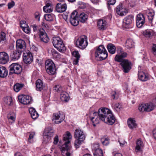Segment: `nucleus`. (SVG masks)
I'll use <instances>...</instances> for the list:
<instances>
[{"label":"nucleus","mask_w":156,"mask_h":156,"mask_svg":"<svg viewBox=\"0 0 156 156\" xmlns=\"http://www.w3.org/2000/svg\"><path fill=\"white\" fill-rule=\"evenodd\" d=\"M120 62V65L123 72L125 73H128L131 69V62L127 59H124Z\"/></svg>","instance_id":"obj_8"},{"label":"nucleus","mask_w":156,"mask_h":156,"mask_svg":"<svg viewBox=\"0 0 156 156\" xmlns=\"http://www.w3.org/2000/svg\"><path fill=\"white\" fill-rule=\"evenodd\" d=\"M116 2L115 0H108V5H113Z\"/></svg>","instance_id":"obj_56"},{"label":"nucleus","mask_w":156,"mask_h":156,"mask_svg":"<svg viewBox=\"0 0 156 156\" xmlns=\"http://www.w3.org/2000/svg\"><path fill=\"white\" fill-rule=\"evenodd\" d=\"M93 115L94 117L91 118V120L94 126L99 123L100 120L109 125H112L115 122V118L111 111L107 108H100L98 112L93 113Z\"/></svg>","instance_id":"obj_1"},{"label":"nucleus","mask_w":156,"mask_h":156,"mask_svg":"<svg viewBox=\"0 0 156 156\" xmlns=\"http://www.w3.org/2000/svg\"><path fill=\"white\" fill-rule=\"evenodd\" d=\"M38 34L41 40L42 41L45 43H47L49 41V38L45 31L43 29H40Z\"/></svg>","instance_id":"obj_13"},{"label":"nucleus","mask_w":156,"mask_h":156,"mask_svg":"<svg viewBox=\"0 0 156 156\" xmlns=\"http://www.w3.org/2000/svg\"><path fill=\"white\" fill-rule=\"evenodd\" d=\"M109 138L106 136H104L101 139V141L103 145H107L109 144Z\"/></svg>","instance_id":"obj_40"},{"label":"nucleus","mask_w":156,"mask_h":156,"mask_svg":"<svg viewBox=\"0 0 156 156\" xmlns=\"http://www.w3.org/2000/svg\"><path fill=\"white\" fill-rule=\"evenodd\" d=\"M143 141L141 139H138L136 142V146L135 147V151L136 153L142 151V149L144 146Z\"/></svg>","instance_id":"obj_25"},{"label":"nucleus","mask_w":156,"mask_h":156,"mask_svg":"<svg viewBox=\"0 0 156 156\" xmlns=\"http://www.w3.org/2000/svg\"><path fill=\"white\" fill-rule=\"evenodd\" d=\"M22 71V68L20 65L16 63H13L10 65V74H20Z\"/></svg>","instance_id":"obj_11"},{"label":"nucleus","mask_w":156,"mask_h":156,"mask_svg":"<svg viewBox=\"0 0 156 156\" xmlns=\"http://www.w3.org/2000/svg\"><path fill=\"white\" fill-rule=\"evenodd\" d=\"M138 109L140 112H146V104H143L140 105L138 108Z\"/></svg>","instance_id":"obj_47"},{"label":"nucleus","mask_w":156,"mask_h":156,"mask_svg":"<svg viewBox=\"0 0 156 156\" xmlns=\"http://www.w3.org/2000/svg\"><path fill=\"white\" fill-rule=\"evenodd\" d=\"M35 84L36 89L37 90L41 91L43 89L44 86L42 81L41 80H37L36 81Z\"/></svg>","instance_id":"obj_31"},{"label":"nucleus","mask_w":156,"mask_h":156,"mask_svg":"<svg viewBox=\"0 0 156 156\" xmlns=\"http://www.w3.org/2000/svg\"><path fill=\"white\" fill-rule=\"evenodd\" d=\"M146 112H150L153 110L154 108V105L152 103L146 104Z\"/></svg>","instance_id":"obj_43"},{"label":"nucleus","mask_w":156,"mask_h":156,"mask_svg":"<svg viewBox=\"0 0 156 156\" xmlns=\"http://www.w3.org/2000/svg\"><path fill=\"white\" fill-rule=\"evenodd\" d=\"M23 58L24 62L26 64H30L33 61V56L29 51L26 53H24L23 55Z\"/></svg>","instance_id":"obj_14"},{"label":"nucleus","mask_w":156,"mask_h":156,"mask_svg":"<svg viewBox=\"0 0 156 156\" xmlns=\"http://www.w3.org/2000/svg\"><path fill=\"white\" fill-rule=\"evenodd\" d=\"M54 130L51 127H49L45 129V134L43 135V142L47 143L49 142L51 138L54 135Z\"/></svg>","instance_id":"obj_6"},{"label":"nucleus","mask_w":156,"mask_h":156,"mask_svg":"<svg viewBox=\"0 0 156 156\" xmlns=\"http://www.w3.org/2000/svg\"><path fill=\"white\" fill-rule=\"evenodd\" d=\"M127 124L129 127L131 129L135 128L136 126V123L135 120L132 118L128 119Z\"/></svg>","instance_id":"obj_32"},{"label":"nucleus","mask_w":156,"mask_h":156,"mask_svg":"<svg viewBox=\"0 0 156 156\" xmlns=\"http://www.w3.org/2000/svg\"><path fill=\"white\" fill-rule=\"evenodd\" d=\"M14 156H22L20 155V154L19 152H17L15 154Z\"/></svg>","instance_id":"obj_64"},{"label":"nucleus","mask_w":156,"mask_h":156,"mask_svg":"<svg viewBox=\"0 0 156 156\" xmlns=\"http://www.w3.org/2000/svg\"><path fill=\"white\" fill-rule=\"evenodd\" d=\"M22 52V51H20L16 49V50H13L10 54L11 60L16 61L18 60L20 57Z\"/></svg>","instance_id":"obj_16"},{"label":"nucleus","mask_w":156,"mask_h":156,"mask_svg":"<svg viewBox=\"0 0 156 156\" xmlns=\"http://www.w3.org/2000/svg\"><path fill=\"white\" fill-rule=\"evenodd\" d=\"M138 77L139 79L142 81H146L149 79L148 75L140 70L138 71Z\"/></svg>","instance_id":"obj_23"},{"label":"nucleus","mask_w":156,"mask_h":156,"mask_svg":"<svg viewBox=\"0 0 156 156\" xmlns=\"http://www.w3.org/2000/svg\"><path fill=\"white\" fill-rule=\"evenodd\" d=\"M16 120L15 114L14 112H12V115H10V123H12L15 121Z\"/></svg>","instance_id":"obj_52"},{"label":"nucleus","mask_w":156,"mask_h":156,"mask_svg":"<svg viewBox=\"0 0 156 156\" xmlns=\"http://www.w3.org/2000/svg\"><path fill=\"white\" fill-rule=\"evenodd\" d=\"M52 42L54 47L59 51L63 52L66 50V47L63 41L59 37H53Z\"/></svg>","instance_id":"obj_4"},{"label":"nucleus","mask_w":156,"mask_h":156,"mask_svg":"<svg viewBox=\"0 0 156 156\" xmlns=\"http://www.w3.org/2000/svg\"><path fill=\"white\" fill-rule=\"evenodd\" d=\"M45 20L48 21H51L53 20V15L51 14H45L44 15Z\"/></svg>","instance_id":"obj_46"},{"label":"nucleus","mask_w":156,"mask_h":156,"mask_svg":"<svg viewBox=\"0 0 156 156\" xmlns=\"http://www.w3.org/2000/svg\"><path fill=\"white\" fill-rule=\"evenodd\" d=\"M3 100L6 106L10 105V97L9 96L4 98Z\"/></svg>","instance_id":"obj_49"},{"label":"nucleus","mask_w":156,"mask_h":156,"mask_svg":"<svg viewBox=\"0 0 156 156\" xmlns=\"http://www.w3.org/2000/svg\"><path fill=\"white\" fill-rule=\"evenodd\" d=\"M33 28L34 31H35L37 29V27L35 25H34L33 26Z\"/></svg>","instance_id":"obj_63"},{"label":"nucleus","mask_w":156,"mask_h":156,"mask_svg":"<svg viewBox=\"0 0 156 156\" xmlns=\"http://www.w3.org/2000/svg\"><path fill=\"white\" fill-rule=\"evenodd\" d=\"M154 13L149 12L147 15L149 21H151L152 23V20L154 18Z\"/></svg>","instance_id":"obj_51"},{"label":"nucleus","mask_w":156,"mask_h":156,"mask_svg":"<svg viewBox=\"0 0 156 156\" xmlns=\"http://www.w3.org/2000/svg\"><path fill=\"white\" fill-rule=\"evenodd\" d=\"M107 48L108 52L113 54H114L116 51V47L112 43H109L107 46Z\"/></svg>","instance_id":"obj_33"},{"label":"nucleus","mask_w":156,"mask_h":156,"mask_svg":"<svg viewBox=\"0 0 156 156\" xmlns=\"http://www.w3.org/2000/svg\"><path fill=\"white\" fill-rule=\"evenodd\" d=\"M79 21L82 23H84L87 19V15L85 13L83 12L79 15L78 14Z\"/></svg>","instance_id":"obj_36"},{"label":"nucleus","mask_w":156,"mask_h":156,"mask_svg":"<svg viewBox=\"0 0 156 156\" xmlns=\"http://www.w3.org/2000/svg\"><path fill=\"white\" fill-rule=\"evenodd\" d=\"M67 9L66 4H61L60 3L57 4L55 6V9L57 12L62 13L65 12Z\"/></svg>","instance_id":"obj_22"},{"label":"nucleus","mask_w":156,"mask_h":156,"mask_svg":"<svg viewBox=\"0 0 156 156\" xmlns=\"http://www.w3.org/2000/svg\"><path fill=\"white\" fill-rule=\"evenodd\" d=\"M52 4L51 2L48 1L46 2V5L43 7L44 11L46 12H50L53 10L52 8Z\"/></svg>","instance_id":"obj_28"},{"label":"nucleus","mask_w":156,"mask_h":156,"mask_svg":"<svg viewBox=\"0 0 156 156\" xmlns=\"http://www.w3.org/2000/svg\"><path fill=\"white\" fill-rule=\"evenodd\" d=\"M64 115L60 113H54L53 114L52 117L53 122L55 123H61L64 119Z\"/></svg>","instance_id":"obj_12"},{"label":"nucleus","mask_w":156,"mask_h":156,"mask_svg":"<svg viewBox=\"0 0 156 156\" xmlns=\"http://www.w3.org/2000/svg\"><path fill=\"white\" fill-rule=\"evenodd\" d=\"M111 97L113 99H117L118 98V95L115 91H113L112 92Z\"/></svg>","instance_id":"obj_54"},{"label":"nucleus","mask_w":156,"mask_h":156,"mask_svg":"<svg viewBox=\"0 0 156 156\" xmlns=\"http://www.w3.org/2000/svg\"><path fill=\"white\" fill-rule=\"evenodd\" d=\"M20 23L21 24V26L23 30L26 33L28 34L30 33V28L28 27L23 26L22 25L23 24V23H21V22H20Z\"/></svg>","instance_id":"obj_48"},{"label":"nucleus","mask_w":156,"mask_h":156,"mask_svg":"<svg viewBox=\"0 0 156 156\" xmlns=\"http://www.w3.org/2000/svg\"><path fill=\"white\" fill-rule=\"evenodd\" d=\"M94 156H103V151L100 148L96 149L94 153Z\"/></svg>","instance_id":"obj_44"},{"label":"nucleus","mask_w":156,"mask_h":156,"mask_svg":"<svg viewBox=\"0 0 156 156\" xmlns=\"http://www.w3.org/2000/svg\"><path fill=\"white\" fill-rule=\"evenodd\" d=\"M72 135L70 133L67 131L65 134L63 135V140L65 141L64 144L62 147V154L63 156H70V153L68 152L70 147L68 145L72 139Z\"/></svg>","instance_id":"obj_2"},{"label":"nucleus","mask_w":156,"mask_h":156,"mask_svg":"<svg viewBox=\"0 0 156 156\" xmlns=\"http://www.w3.org/2000/svg\"><path fill=\"white\" fill-rule=\"evenodd\" d=\"M60 98L62 101L67 102L69 100V96L67 92L63 91L60 93Z\"/></svg>","instance_id":"obj_30"},{"label":"nucleus","mask_w":156,"mask_h":156,"mask_svg":"<svg viewBox=\"0 0 156 156\" xmlns=\"http://www.w3.org/2000/svg\"><path fill=\"white\" fill-rule=\"evenodd\" d=\"M35 135L34 133H31L29 135L28 138V141L30 143H32L33 142V138Z\"/></svg>","instance_id":"obj_50"},{"label":"nucleus","mask_w":156,"mask_h":156,"mask_svg":"<svg viewBox=\"0 0 156 156\" xmlns=\"http://www.w3.org/2000/svg\"><path fill=\"white\" fill-rule=\"evenodd\" d=\"M116 11L118 15L121 16L126 15V10L122 8V4H119L117 7Z\"/></svg>","instance_id":"obj_24"},{"label":"nucleus","mask_w":156,"mask_h":156,"mask_svg":"<svg viewBox=\"0 0 156 156\" xmlns=\"http://www.w3.org/2000/svg\"><path fill=\"white\" fill-rule=\"evenodd\" d=\"M133 20V16L132 15H129L126 17L123 20V26L126 28L130 24Z\"/></svg>","instance_id":"obj_21"},{"label":"nucleus","mask_w":156,"mask_h":156,"mask_svg":"<svg viewBox=\"0 0 156 156\" xmlns=\"http://www.w3.org/2000/svg\"><path fill=\"white\" fill-rule=\"evenodd\" d=\"M9 58L8 55L5 52H0V64H5L9 61Z\"/></svg>","instance_id":"obj_18"},{"label":"nucleus","mask_w":156,"mask_h":156,"mask_svg":"<svg viewBox=\"0 0 156 156\" xmlns=\"http://www.w3.org/2000/svg\"><path fill=\"white\" fill-rule=\"evenodd\" d=\"M85 36H82L79 37L76 42V45L79 48L83 49L87 46L88 42Z\"/></svg>","instance_id":"obj_7"},{"label":"nucleus","mask_w":156,"mask_h":156,"mask_svg":"<svg viewBox=\"0 0 156 156\" xmlns=\"http://www.w3.org/2000/svg\"><path fill=\"white\" fill-rule=\"evenodd\" d=\"M114 107L115 108L119 109L121 108V105L119 103H116Z\"/></svg>","instance_id":"obj_59"},{"label":"nucleus","mask_w":156,"mask_h":156,"mask_svg":"<svg viewBox=\"0 0 156 156\" xmlns=\"http://www.w3.org/2000/svg\"><path fill=\"white\" fill-rule=\"evenodd\" d=\"M108 56V53L103 45H100L96 49L95 56L98 60L105 59Z\"/></svg>","instance_id":"obj_3"},{"label":"nucleus","mask_w":156,"mask_h":156,"mask_svg":"<svg viewBox=\"0 0 156 156\" xmlns=\"http://www.w3.org/2000/svg\"><path fill=\"white\" fill-rule=\"evenodd\" d=\"M118 52L121 53V55H117L115 58V60L119 62H122L124 60L123 58L127 57V54L126 52L122 51L121 48H119Z\"/></svg>","instance_id":"obj_15"},{"label":"nucleus","mask_w":156,"mask_h":156,"mask_svg":"<svg viewBox=\"0 0 156 156\" xmlns=\"http://www.w3.org/2000/svg\"><path fill=\"white\" fill-rule=\"evenodd\" d=\"M145 22V17L142 14H139L137 15L136 24L137 27L140 28L142 27Z\"/></svg>","instance_id":"obj_17"},{"label":"nucleus","mask_w":156,"mask_h":156,"mask_svg":"<svg viewBox=\"0 0 156 156\" xmlns=\"http://www.w3.org/2000/svg\"><path fill=\"white\" fill-rule=\"evenodd\" d=\"M34 17L36 19L39 21L40 20V13L38 12H36L34 13Z\"/></svg>","instance_id":"obj_55"},{"label":"nucleus","mask_w":156,"mask_h":156,"mask_svg":"<svg viewBox=\"0 0 156 156\" xmlns=\"http://www.w3.org/2000/svg\"><path fill=\"white\" fill-rule=\"evenodd\" d=\"M85 140H82L80 139H76L74 142V146L77 149L80 147V145Z\"/></svg>","instance_id":"obj_41"},{"label":"nucleus","mask_w":156,"mask_h":156,"mask_svg":"<svg viewBox=\"0 0 156 156\" xmlns=\"http://www.w3.org/2000/svg\"><path fill=\"white\" fill-rule=\"evenodd\" d=\"M114 156H122V155L120 153H116L114 154Z\"/></svg>","instance_id":"obj_62"},{"label":"nucleus","mask_w":156,"mask_h":156,"mask_svg":"<svg viewBox=\"0 0 156 156\" xmlns=\"http://www.w3.org/2000/svg\"><path fill=\"white\" fill-rule=\"evenodd\" d=\"M74 137L75 138L85 140V136L83 131L80 129H76L75 130Z\"/></svg>","instance_id":"obj_19"},{"label":"nucleus","mask_w":156,"mask_h":156,"mask_svg":"<svg viewBox=\"0 0 156 156\" xmlns=\"http://www.w3.org/2000/svg\"><path fill=\"white\" fill-rule=\"evenodd\" d=\"M118 142H119L120 146L122 147H123L125 143H127L126 142L124 141H120V140H119Z\"/></svg>","instance_id":"obj_58"},{"label":"nucleus","mask_w":156,"mask_h":156,"mask_svg":"<svg viewBox=\"0 0 156 156\" xmlns=\"http://www.w3.org/2000/svg\"><path fill=\"white\" fill-rule=\"evenodd\" d=\"M126 46L128 49L133 48L134 46V42L131 39H128L126 41Z\"/></svg>","instance_id":"obj_35"},{"label":"nucleus","mask_w":156,"mask_h":156,"mask_svg":"<svg viewBox=\"0 0 156 156\" xmlns=\"http://www.w3.org/2000/svg\"><path fill=\"white\" fill-rule=\"evenodd\" d=\"M152 52L156 56V44H153L152 46Z\"/></svg>","instance_id":"obj_53"},{"label":"nucleus","mask_w":156,"mask_h":156,"mask_svg":"<svg viewBox=\"0 0 156 156\" xmlns=\"http://www.w3.org/2000/svg\"><path fill=\"white\" fill-rule=\"evenodd\" d=\"M73 55L75 58L74 60L73 64L74 65H77L79 62L80 57L79 52L77 51H74L72 53Z\"/></svg>","instance_id":"obj_34"},{"label":"nucleus","mask_w":156,"mask_h":156,"mask_svg":"<svg viewBox=\"0 0 156 156\" xmlns=\"http://www.w3.org/2000/svg\"><path fill=\"white\" fill-rule=\"evenodd\" d=\"M6 41V35L5 33L2 32L0 34V42L4 44Z\"/></svg>","instance_id":"obj_38"},{"label":"nucleus","mask_w":156,"mask_h":156,"mask_svg":"<svg viewBox=\"0 0 156 156\" xmlns=\"http://www.w3.org/2000/svg\"><path fill=\"white\" fill-rule=\"evenodd\" d=\"M18 100L23 105L30 104L32 101L31 96L27 95H21L18 97Z\"/></svg>","instance_id":"obj_9"},{"label":"nucleus","mask_w":156,"mask_h":156,"mask_svg":"<svg viewBox=\"0 0 156 156\" xmlns=\"http://www.w3.org/2000/svg\"><path fill=\"white\" fill-rule=\"evenodd\" d=\"M153 134L154 139L156 140V127L153 131Z\"/></svg>","instance_id":"obj_60"},{"label":"nucleus","mask_w":156,"mask_h":156,"mask_svg":"<svg viewBox=\"0 0 156 156\" xmlns=\"http://www.w3.org/2000/svg\"><path fill=\"white\" fill-rule=\"evenodd\" d=\"M54 90L56 92H58L60 94L63 91V88L61 86L58 84H56L55 86Z\"/></svg>","instance_id":"obj_45"},{"label":"nucleus","mask_w":156,"mask_h":156,"mask_svg":"<svg viewBox=\"0 0 156 156\" xmlns=\"http://www.w3.org/2000/svg\"><path fill=\"white\" fill-rule=\"evenodd\" d=\"M29 112L31 115L32 118L34 119H37L39 116V115L34 108L33 107L29 108Z\"/></svg>","instance_id":"obj_29"},{"label":"nucleus","mask_w":156,"mask_h":156,"mask_svg":"<svg viewBox=\"0 0 156 156\" xmlns=\"http://www.w3.org/2000/svg\"><path fill=\"white\" fill-rule=\"evenodd\" d=\"M54 144H57L58 141V136L57 135L54 138Z\"/></svg>","instance_id":"obj_57"},{"label":"nucleus","mask_w":156,"mask_h":156,"mask_svg":"<svg viewBox=\"0 0 156 156\" xmlns=\"http://www.w3.org/2000/svg\"><path fill=\"white\" fill-rule=\"evenodd\" d=\"M45 67L46 71L48 74L52 75L55 74L56 70L55 66L51 60L48 59L46 61Z\"/></svg>","instance_id":"obj_5"},{"label":"nucleus","mask_w":156,"mask_h":156,"mask_svg":"<svg viewBox=\"0 0 156 156\" xmlns=\"http://www.w3.org/2000/svg\"><path fill=\"white\" fill-rule=\"evenodd\" d=\"M16 49L22 52L26 48V43L25 41L22 39H19L16 41Z\"/></svg>","instance_id":"obj_20"},{"label":"nucleus","mask_w":156,"mask_h":156,"mask_svg":"<svg viewBox=\"0 0 156 156\" xmlns=\"http://www.w3.org/2000/svg\"><path fill=\"white\" fill-rule=\"evenodd\" d=\"M143 34L146 37L150 38L153 35V31L151 30L147 29L143 32Z\"/></svg>","instance_id":"obj_39"},{"label":"nucleus","mask_w":156,"mask_h":156,"mask_svg":"<svg viewBox=\"0 0 156 156\" xmlns=\"http://www.w3.org/2000/svg\"><path fill=\"white\" fill-rule=\"evenodd\" d=\"M24 84L22 83H16L15 84L13 87L15 91L18 92L24 87Z\"/></svg>","instance_id":"obj_37"},{"label":"nucleus","mask_w":156,"mask_h":156,"mask_svg":"<svg viewBox=\"0 0 156 156\" xmlns=\"http://www.w3.org/2000/svg\"><path fill=\"white\" fill-rule=\"evenodd\" d=\"M106 22L104 20H100L98 22V26L100 30H104L106 28Z\"/></svg>","instance_id":"obj_27"},{"label":"nucleus","mask_w":156,"mask_h":156,"mask_svg":"<svg viewBox=\"0 0 156 156\" xmlns=\"http://www.w3.org/2000/svg\"><path fill=\"white\" fill-rule=\"evenodd\" d=\"M8 71L7 69L2 66H0V77L5 78L8 75Z\"/></svg>","instance_id":"obj_26"},{"label":"nucleus","mask_w":156,"mask_h":156,"mask_svg":"<svg viewBox=\"0 0 156 156\" xmlns=\"http://www.w3.org/2000/svg\"><path fill=\"white\" fill-rule=\"evenodd\" d=\"M78 16V12L74 11L71 14L70 16V21L72 25L76 26L79 23V20Z\"/></svg>","instance_id":"obj_10"},{"label":"nucleus","mask_w":156,"mask_h":156,"mask_svg":"<svg viewBox=\"0 0 156 156\" xmlns=\"http://www.w3.org/2000/svg\"><path fill=\"white\" fill-rule=\"evenodd\" d=\"M15 5L14 2L13 1H12L10 2V8L13 7Z\"/></svg>","instance_id":"obj_61"},{"label":"nucleus","mask_w":156,"mask_h":156,"mask_svg":"<svg viewBox=\"0 0 156 156\" xmlns=\"http://www.w3.org/2000/svg\"><path fill=\"white\" fill-rule=\"evenodd\" d=\"M51 52L54 58H61L60 54L54 49H51Z\"/></svg>","instance_id":"obj_42"}]
</instances>
